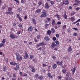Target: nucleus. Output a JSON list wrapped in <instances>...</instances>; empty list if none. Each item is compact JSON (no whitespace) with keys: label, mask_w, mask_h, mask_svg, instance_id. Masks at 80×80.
Here are the masks:
<instances>
[{"label":"nucleus","mask_w":80,"mask_h":80,"mask_svg":"<svg viewBox=\"0 0 80 80\" xmlns=\"http://www.w3.org/2000/svg\"><path fill=\"white\" fill-rule=\"evenodd\" d=\"M10 37L11 39H15V38H17L18 37L17 35H15L13 34H10Z\"/></svg>","instance_id":"obj_1"},{"label":"nucleus","mask_w":80,"mask_h":80,"mask_svg":"<svg viewBox=\"0 0 80 80\" xmlns=\"http://www.w3.org/2000/svg\"><path fill=\"white\" fill-rule=\"evenodd\" d=\"M46 13H47V12L45 11V10H43L42 12L43 15L41 16V17H46Z\"/></svg>","instance_id":"obj_2"},{"label":"nucleus","mask_w":80,"mask_h":80,"mask_svg":"<svg viewBox=\"0 0 80 80\" xmlns=\"http://www.w3.org/2000/svg\"><path fill=\"white\" fill-rule=\"evenodd\" d=\"M19 63H16V67L14 68V69L15 70H18L19 69Z\"/></svg>","instance_id":"obj_3"},{"label":"nucleus","mask_w":80,"mask_h":80,"mask_svg":"<svg viewBox=\"0 0 80 80\" xmlns=\"http://www.w3.org/2000/svg\"><path fill=\"white\" fill-rule=\"evenodd\" d=\"M44 39L46 41H48L50 40V38L48 37V36H46L45 38H44Z\"/></svg>","instance_id":"obj_4"},{"label":"nucleus","mask_w":80,"mask_h":80,"mask_svg":"<svg viewBox=\"0 0 80 80\" xmlns=\"http://www.w3.org/2000/svg\"><path fill=\"white\" fill-rule=\"evenodd\" d=\"M16 60H18L19 61L22 60V57H20V56L18 57V56L16 58Z\"/></svg>","instance_id":"obj_5"},{"label":"nucleus","mask_w":80,"mask_h":80,"mask_svg":"<svg viewBox=\"0 0 80 80\" xmlns=\"http://www.w3.org/2000/svg\"><path fill=\"white\" fill-rule=\"evenodd\" d=\"M24 58L25 59L28 58V53H27V52H26L25 56H24Z\"/></svg>","instance_id":"obj_6"},{"label":"nucleus","mask_w":80,"mask_h":80,"mask_svg":"<svg viewBox=\"0 0 80 80\" xmlns=\"http://www.w3.org/2000/svg\"><path fill=\"white\" fill-rule=\"evenodd\" d=\"M65 3V4L67 5L69 4V2H68V0H64L63 1Z\"/></svg>","instance_id":"obj_7"},{"label":"nucleus","mask_w":80,"mask_h":80,"mask_svg":"<svg viewBox=\"0 0 80 80\" xmlns=\"http://www.w3.org/2000/svg\"><path fill=\"white\" fill-rule=\"evenodd\" d=\"M6 15H11L13 14V12L12 11H9L6 12Z\"/></svg>","instance_id":"obj_8"},{"label":"nucleus","mask_w":80,"mask_h":80,"mask_svg":"<svg viewBox=\"0 0 80 80\" xmlns=\"http://www.w3.org/2000/svg\"><path fill=\"white\" fill-rule=\"evenodd\" d=\"M28 30L29 32H31V31H32L33 30V28H32V27L31 26L28 28Z\"/></svg>","instance_id":"obj_9"},{"label":"nucleus","mask_w":80,"mask_h":80,"mask_svg":"<svg viewBox=\"0 0 80 80\" xmlns=\"http://www.w3.org/2000/svg\"><path fill=\"white\" fill-rule=\"evenodd\" d=\"M76 68H74L72 69H71V70L72 72V74L73 75L75 71V70H76Z\"/></svg>","instance_id":"obj_10"},{"label":"nucleus","mask_w":80,"mask_h":80,"mask_svg":"<svg viewBox=\"0 0 80 80\" xmlns=\"http://www.w3.org/2000/svg\"><path fill=\"white\" fill-rule=\"evenodd\" d=\"M62 63H63V62L62 61H61V62L57 61V65H61L62 64Z\"/></svg>","instance_id":"obj_11"},{"label":"nucleus","mask_w":80,"mask_h":80,"mask_svg":"<svg viewBox=\"0 0 80 80\" xmlns=\"http://www.w3.org/2000/svg\"><path fill=\"white\" fill-rule=\"evenodd\" d=\"M72 51V47H71V46H70L68 49V52H71Z\"/></svg>","instance_id":"obj_12"},{"label":"nucleus","mask_w":80,"mask_h":80,"mask_svg":"<svg viewBox=\"0 0 80 80\" xmlns=\"http://www.w3.org/2000/svg\"><path fill=\"white\" fill-rule=\"evenodd\" d=\"M10 64H11V65H14L15 66V65H16V63H15V62H10Z\"/></svg>","instance_id":"obj_13"},{"label":"nucleus","mask_w":80,"mask_h":80,"mask_svg":"<svg viewBox=\"0 0 80 80\" xmlns=\"http://www.w3.org/2000/svg\"><path fill=\"white\" fill-rule=\"evenodd\" d=\"M32 21L33 22L34 25H36L37 23V22L35 21V19L34 18L32 19Z\"/></svg>","instance_id":"obj_14"},{"label":"nucleus","mask_w":80,"mask_h":80,"mask_svg":"<svg viewBox=\"0 0 80 80\" xmlns=\"http://www.w3.org/2000/svg\"><path fill=\"white\" fill-rule=\"evenodd\" d=\"M17 11L18 12H22V8H18L17 9Z\"/></svg>","instance_id":"obj_15"},{"label":"nucleus","mask_w":80,"mask_h":80,"mask_svg":"<svg viewBox=\"0 0 80 80\" xmlns=\"http://www.w3.org/2000/svg\"><path fill=\"white\" fill-rule=\"evenodd\" d=\"M54 17H57L58 19L59 20H60V16L58 14L56 15H55Z\"/></svg>","instance_id":"obj_16"},{"label":"nucleus","mask_w":80,"mask_h":80,"mask_svg":"<svg viewBox=\"0 0 80 80\" xmlns=\"http://www.w3.org/2000/svg\"><path fill=\"white\" fill-rule=\"evenodd\" d=\"M48 76L49 77V78H53L52 76H51V74L50 73H48Z\"/></svg>","instance_id":"obj_17"},{"label":"nucleus","mask_w":80,"mask_h":80,"mask_svg":"<svg viewBox=\"0 0 80 80\" xmlns=\"http://www.w3.org/2000/svg\"><path fill=\"white\" fill-rule=\"evenodd\" d=\"M45 8H49V6H48V4L47 3L45 4Z\"/></svg>","instance_id":"obj_18"},{"label":"nucleus","mask_w":80,"mask_h":80,"mask_svg":"<svg viewBox=\"0 0 80 80\" xmlns=\"http://www.w3.org/2000/svg\"><path fill=\"white\" fill-rule=\"evenodd\" d=\"M55 46H56V45L55 44V43L54 42H53L51 45V47L52 48H54Z\"/></svg>","instance_id":"obj_19"},{"label":"nucleus","mask_w":80,"mask_h":80,"mask_svg":"<svg viewBox=\"0 0 80 80\" xmlns=\"http://www.w3.org/2000/svg\"><path fill=\"white\" fill-rule=\"evenodd\" d=\"M51 30L52 33H55V29H54L53 28H52V29H51Z\"/></svg>","instance_id":"obj_20"},{"label":"nucleus","mask_w":80,"mask_h":80,"mask_svg":"<svg viewBox=\"0 0 80 80\" xmlns=\"http://www.w3.org/2000/svg\"><path fill=\"white\" fill-rule=\"evenodd\" d=\"M35 72V68H33V67H32V72H33V73Z\"/></svg>","instance_id":"obj_21"},{"label":"nucleus","mask_w":80,"mask_h":80,"mask_svg":"<svg viewBox=\"0 0 80 80\" xmlns=\"http://www.w3.org/2000/svg\"><path fill=\"white\" fill-rule=\"evenodd\" d=\"M47 33L48 35H51V31L50 30H48L47 32Z\"/></svg>","instance_id":"obj_22"},{"label":"nucleus","mask_w":80,"mask_h":80,"mask_svg":"<svg viewBox=\"0 0 80 80\" xmlns=\"http://www.w3.org/2000/svg\"><path fill=\"white\" fill-rule=\"evenodd\" d=\"M41 12V9H37L36 10V13H38V12Z\"/></svg>","instance_id":"obj_23"},{"label":"nucleus","mask_w":80,"mask_h":80,"mask_svg":"<svg viewBox=\"0 0 80 80\" xmlns=\"http://www.w3.org/2000/svg\"><path fill=\"white\" fill-rule=\"evenodd\" d=\"M53 69H55L57 68V64H55L53 66Z\"/></svg>","instance_id":"obj_24"},{"label":"nucleus","mask_w":80,"mask_h":80,"mask_svg":"<svg viewBox=\"0 0 80 80\" xmlns=\"http://www.w3.org/2000/svg\"><path fill=\"white\" fill-rule=\"evenodd\" d=\"M7 68L6 67H3V72H7Z\"/></svg>","instance_id":"obj_25"},{"label":"nucleus","mask_w":80,"mask_h":80,"mask_svg":"<svg viewBox=\"0 0 80 80\" xmlns=\"http://www.w3.org/2000/svg\"><path fill=\"white\" fill-rule=\"evenodd\" d=\"M55 20H52V25H55Z\"/></svg>","instance_id":"obj_26"},{"label":"nucleus","mask_w":80,"mask_h":80,"mask_svg":"<svg viewBox=\"0 0 80 80\" xmlns=\"http://www.w3.org/2000/svg\"><path fill=\"white\" fill-rule=\"evenodd\" d=\"M39 45L41 46H42V45H44V42H42L40 43H39Z\"/></svg>","instance_id":"obj_27"},{"label":"nucleus","mask_w":80,"mask_h":80,"mask_svg":"<svg viewBox=\"0 0 80 80\" xmlns=\"http://www.w3.org/2000/svg\"><path fill=\"white\" fill-rule=\"evenodd\" d=\"M74 2L77 3H79L80 2V1H79L78 0H74Z\"/></svg>","instance_id":"obj_28"},{"label":"nucleus","mask_w":80,"mask_h":80,"mask_svg":"<svg viewBox=\"0 0 80 80\" xmlns=\"http://www.w3.org/2000/svg\"><path fill=\"white\" fill-rule=\"evenodd\" d=\"M15 54L16 55L17 57H19V56H20V54H19V53L18 52L16 53H15Z\"/></svg>","instance_id":"obj_29"},{"label":"nucleus","mask_w":80,"mask_h":80,"mask_svg":"<svg viewBox=\"0 0 80 80\" xmlns=\"http://www.w3.org/2000/svg\"><path fill=\"white\" fill-rule=\"evenodd\" d=\"M13 8L11 7V8H8V11H11L12 10V9Z\"/></svg>","instance_id":"obj_30"},{"label":"nucleus","mask_w":80,"mask_h":80,"mask_svg":"<svg viewBox=\"0 0 80 80\" xmlns=\"http://www.w3.org/2000/svg\"><path fill=\"white\" fill-rule=\"evenodd\" d=\"M62 72H63V73L65 74V73H66V70L65 69H63L62 70Z\"/></svg>","instance_id":"obj_31"},{"label":"nucleus","mask_w":80,"mask_h":80,"mask_svg":"<svg viewBox=\"0 0 80 80\" xmlns=\"http://www.w3.org/2000/svg\"><path fill=\"white\" fill-rule=\"evenodd\" d=\"M18 26V27H19V28H22V25L21 23L19 24Z\"/></svg>","instance_id":"obj_32"},{"label":"nucleus","mask_w":80,"mask_h":80,"mask_svg":"<svg viewBox=\"0 0 80 80\" xmlns=\"http://www.w3.org/2000/svg\"><path fill=\"white\" fill-rule=\"evenodd\" d=\"M38 79H40V80H42L43 79V77L42 76L39 77L38 78Z\"/></svg>","instance_id":"obj_33"},{"label":"nucleus","mask_w":80,"mask_h":80,"mask_svg":"<svg viewBox=\"0 0 80 80\" xmlns=\"http://www.w3.org/2000/svg\"><path fill=\"white\" fill-rule=\"evenodd\" d=\"M70 20H71V21H73V20H74V18H73V17H71V18H70Z\"/></svg>","instance_id":"obj_34"},{"label":"nucleus","mask_w":80,"mask_h":80,"mask_svg":"<svg viewBox=\"0 0 80 80\" xmlns=\"http://www.w3.org/2000/svg\"><path fill=\"white\" fill-rule=\"evenodd\" d=\"M72 29H73V30H76V31H77L78 30V29L77 28H72Z\"/></svg>","instance_id":"obj_35"},{"label":"nucleus","mask_w":80,"mask_h":80,"mask_svg":"<svg viewBox=\"0 0 80 80\" xmlns=\"http://www.w3.org/2000/svg\"><path fill=\"white\" fill-rule=\"evenodd\" d=\"M37 38H38V39H40V35H38L37 36Z\"/></svg>","instance_id":"obj_36"},{"label":"nucleus","mask_w":80,"mask_h":80,"mask_svg":"<svg viewBox=\"0 0 80 80\" xmlns=\"http://www.w3.org/2000/svg\"><path fill=\"white\" fill-rule=\"evenodd\" d=\"M73 35L74 37H76V36H77V35H78V34L77 33H73Z\"/></svg>","instance_id":"obj_37"},{"label":"nucleus","mask_w":80,"mask_h":80,"mask_svg":"<svg viewBox=\"0 0 80 80\" xmlns=\"http://www.w3.org/2000/svg\"><path fill=\"white\" fill-rule=\"evenodd\" d=\"M67 27V26L66 25H64L62 26V29H64L65 28H66Z\"/></svg>","instance_id":"obj_38"},{"label":"nucleus","mask_w":80,"mask_h":80,"mask_svg":"<svg viewBox=\"0 0 80 80\" xmlns=\"http://www.w3.org/2000/svg\"><path fill=\"white\" fill-rule=\"evenodd\" d=\"M18 19L20 21V22H22V18L21 17L19 18Z\"/></svg>","instance_id":"obj_39"},{"label":"nucleus","mask_w":80,"mask_h":80,"mask_svg":"<svg viewBox=\"0 0 80 80\" xmlns=\"http://www.w3.org/2000/svg\"><path fill=\"white\" fill-rule=\"evenodd\" d=\"M55 43H56V44H57V45H59V42H58L57 41H55Z\"/></svg>","instance_id":"obj_40"},{"label":"nucleus","mask_w":80,"mask_h":80,"mask_svg":"<svg viewBox=\"0 0 80 80\" xmlns=\"http://www.w3.org/2000/svg\"><path fill=\"white\" fill-rule=\"evenodd\" d=\"M21 32V31H18L17 32V35H20V34Z\"/></svg>","instance_id":"obj_41"},{"label":"nucleus","mask_w":80,"mask_h":80,"mask_svg":"<svg viewBox=\"0 0 80 80\" xmlns=\"http://www.w3.org/2000/svg\"><path fill=\"white\" fill-rule=\"evenodd\" d=\"M52 40H54V41H55L56 40H57V38L56 37H53L52 38Z\"/></svg>","instance_id":"obj_42"},{"label":"nucleus","mask_w":80,"mask_h":80,"mask_svg":"<svg viewBox=\"0 0 80 80\" xmlns=\"http://www.w3.org/2000/svg\"><path fill=\"white\" fill-rule=\"evenodd\" d=\"M2 43H5V39L2 40Z\"/></svg>","instance_id":"obj_43"},{"label":"nucleus","mask_w":80,"mask_h":80,"mask_svg":"<svg viewBox=\"0 0 80 80\" xmlns=\"http://www.w3.org/2000/svg\"><path fill=\"white\" fill-rule=\"evenodd\" d=\"M30 58L31 59H32L33 58V55H30Z\"/></svg>","instance_id":"obj_44"},{"label":"nucleus","mask_w":80,"mask_h":80,"mask_svg":"<svg viewBox=\"0 0 80 80\" xmlns=\"http://www.w3.org/2000/svg\"><path fill=\"white\" fill-rule=\"evenodd\" d=\"M42 2H39L38 3V4L39 5V6H40V5H42Z\"/></svg>","instance_id":"obj_45"},{"label":"nucleus","mask_w":80,"mask_h":80,"mask_svg":"<svg viewBox=\"0 0 80 80\" xmlns=\"http://www.w3.org/2000/svg\"><path fill=\"white\" fill-rule=\"evenodd\" d=\"M13 26L14 27H16V26H17V24L15 23H14L13 24Z\"/></svg>","instance_id":"obj_46"},{"label":"nucleus","mask_w":80,"mask_h":80,"mask_svg":"<svg viewBox=\"0 0 80 80\" xmlns=\"http://www.w3.org/2000/svg\"><path fill=\"white\" fill-rule=\"evenodd\" d=\"M3 45H4V44H3V43L0 44V48L2 47V46H3Z\"/></svg>","instance_id":"obj_47"},{"label":"nucleus","mask_w":80,"mask_h":80,"mask_svg":"<svg viewBox=\"0 0 80 80\" xmlns=\"http://www.w3.org/2000/svg\"><path fill=\"white\" fill-rule=\"evenodd\" d=\"M16 15L18 18H20V15H19V14H17Z\"/></svg>","instance_id":"obj_48"},{"label":"nucleus","mask_w":80,"mask_h":80,"mask_svg":"<svg viewBox=\"0 0 80 80\" xmlns=\"http://www.w3.org/2000/svg\"><path fill=\"white\" fill-rule=\"evenodd\" d=\"M80 8L78 7V8H76L75 9V10H77V11H78V10H80Z\"/></svg>","instance_id":"obj_49"},{"label":"nucleus","mask_w":80,"mask_h":80,"mask_svg":"<svg viewBox=\"0 0 80 80\" xmlns=\"http://www.w3.org/2000/svg\"><path fill=\"white\" fill-rule=\"evenodd\" d=\"M50 3L52 4V5H53L54 4V2L53 1H51L50 2Z\"/></svg>","instance_id":"obj_50"},{"label":"nucleus","mask_w":80,"mask_h":80,"mask_svg":"<svg viewBox=\"0 0 80 80\" xmlns=\"http://www.w3.org/2000/svg\"><path fill=\"white\" fill-rule=\"evenodd\" d=\"M35 77H36V78H37V77H38V74H36L35 75Z\"/></svg>","instance_id":"obj_51"},{"label":"nucleus","mask_w":80,"mask_h":80,"mask_svg":"<svg viewBox=\"0 0 80 80\" xmlns=\"http://www.w3.org/2000/svg\"><path fill=\"white\" fill-rule=\"evenodd\" d=\"M61 23H62V22H58L57 23V25H61Z\"/></svg>","instance_id":"obj_52"},{"label":"nucleus","mask_w":80,"mask_h":80,"mask_svg":"<svg viewBox=\"0 0 80 80\" xmlns=\"http://www.w3.org/2000/svg\"><path fill=\"white\" fill-rule=\"evenodd\" d=\"M13 77L14 78H15L16 77V74H15V73H14V74H13Z\"/></svg>","instance_id":"obj_53"},{"label":"nucleus","mask_w":80,"mask_h":80,"mask_svg":"<svg viewBox=\"0 0 80 80\" xmlns=\"http://www.w3.org/2000/svg\"><path fill=\"white\" fill-rule=\"evenodd\" d=\"M43 67H47V65L45 63H43L42 65Z\"/></svg>","instance_id":"obj_54"},{"label":"nucleus","mask_w":80,"mask_h":80,"mask_svg":"<svg viewBox=\"0 0 80 80\" xmlns=\"http://www.w3.org/2000/svg\"><path fill=\"white\" fill-rule=\"evenodd\" d=\"M56 36L57 37V38H58V37H59V34H56Z\"/></svg>","instance_id":"obj_55"},{"label":"nucleus","mask_w":80,"mask_h":80,"mask_svg":"<svg viewBox=\"0 0 80 80\" xmlns=\"http://www.w3.org/2000/svg\"><path fill=\"white\" fill-rule=\"evenodd\" d=\"M24 0H21V3H24Z\"/></svg>","instance_id":"obj_56"},{"label":"nucleus","mask_w":80,"mask_h":80,"mask_svg":"<svg viewBox=\"0 0 80 80\" xmlns=\"http://www.w3.org/2000/svg\"><path fill=\"white\" fill-rule=\"evenodd\" d=\"M67 17H68V16H67V15H65V16H64V18H65V19H67Z\"/></svg>","instance_id":"obj_57"},{"label":"nucleus","mask_w":80,"mask_h":80,"mask_svg":"<svg viewBox=\"0 0 80 80\" xmlns=\"http://www.w3.org/2000/svg\"><path fill=\"white\" fill-rule=\"evenodd\" d=\"M47 19L48 21H50V18H47Z\"/></svg>","instance_id":"obj_58"},{"label":"nucleus","mask_w":80,"mask_h":80,"mask_svg":"<svg viewBox=\"0 0 80 80\" xmlns=\"http://www.w3.org/2000/svg\"><path fill=\"white\" fill-rule=\"evenodd\" d=\"M73 5H76L77 6H78V4L75 3Z\"/></svg>","instance_id":"obj_59"},{"label":"nucleus","mask_w":80,"mask_h":80,"mask_svg":"<svg viewBox=\"0 0 80 80\" xmlns=\"http://www.w3.org/2000/svg\"><path fill=\"white\" fill-rule=\"evenodd\" d=\"M27 16H25L24 17L25 20H27Z\"/></svg>","instance_id":"obj_60"},{"label":"nucleus","mask_w":80,"mask_h":80,"mask_svg":"<svg viewBox=\"0 0 80 80\" xmlns=\"http://www.w3.org/2000/svg\"><path fill=\"white\" fill-rule=\"evenodd\" d=\"M40 46L39 43L37 45V47H40Z\"/></svg>","instance_id":"obj_61"},{"label":"nucleus","mask_w":80,"mask_h":80,"mask_svg":"<svg viewBox=\"0 0 80 80\" xmlns=\"http://www.w3.org/2000/svg\"><path fill=\"white\" fill-rule=\"evenodd\" d=\"M5 61H6V62H8V59L7 58L5 59Z\"/></svg>","instance_id":"obj_62"},{"label":"nucleus","mask_w":80,"mask_h":80,"mask_svg":"<svg viewBox=\"0 0 80 80\" xmlns=\"http://www.w3.org/2000/svg\"><path fill=\"white\" fill-rule=\"evenodd\" d=\"M20 75H21V76H22V72H20Z\"/></svg>","instance_id":"obj_63"},{"label":"nucleus","mask_w":80,"mask_h":80,"mask_svg":"<svg viewBox=\"0 0 80 80\" xmlns=\"http://www.w3.org/2000/svg\"><path fill=\"white\" fill-rule=\"evenodd\" d=\"M80 22V19L77 21L76 22Z\"/></svg>","instance_id":"obj_64"}]
</instances>
